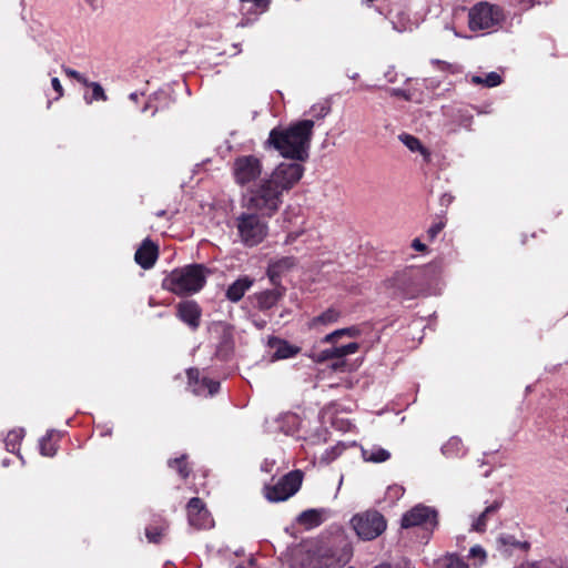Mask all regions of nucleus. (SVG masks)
Instances as JSON below:
<instances>
[{
	"instance_id": "nucleus-1",
	"label": "nucleus",
	"mask_w": 568,
	"mask_h": 568,
	"mask_svg": "<svg viewBox=\"0 0 568 568\" xmlns=\"http://www.w3.org/2000/svg\"><path fill=\"white\" fill-rule=\"evenodd\" d=\"M304 168L296 162L280 163L270 174L251 186L244 201L245 207L262 216H272L283 203V194L303 176Z\"/></svg>"
},
{
	"instance_id": "nucleus-2",
	"label": "nucleus",
	"mask_w": 568,
	"mask_h": 568,
	"mask_svg": "<svg viewBox=\"0 0 568 568\" xmlns=\"http://www.w3.org/2000/svg\"><path fill=\"white\" fill-rule=\"evenodd\" d=\"M313 128V120H301L287 128L276 126L271 130L265 148L277 151L283 158L304 161L308 158Z\"/></svg>"
},
{
	"instance_id": "nucleus-3",
	"label": "nucleus",
	"mask_w": 568,
	"mask_h": 568,
	"mask_svg": "<svg viewBox=\"0 0 568 568\" xmlns=\"http://www.w3.org/2000/svg\"><path fill=\"white\" fill-rule=\"evenodd\" d=\"M352 548L344 544L336 550L303 544L291 550L290 568H338L349 561Z\"/></svg>"
},
{
	"instance_id": "nucleus-4",
	"label": "nucleus",
	"mask_w": 568,
	"mask_h": 568,
	"mask_svg": "<svg viewBox=\"0 0 568 568\" xmlns=\"http://www.w3.org/2000/svg\"><path fill=\"white\" fill-rule=\"evenodd\" d=\"M206 268L201 264H191L173 270L162 283V286L176 295H192L205 284Z\"/></svg>"
},
{
	"instance_id": "nucleus-5",
	"label": "nucleus",
	"mask_w": 568,
	"mask_h": 568,
	"mask_svg": "<svg viewBox=\"0 0 568 568\" xmlns=\"http://www.w3.org/2000/svg\"><path fill=\"white\" fill-rule=\"evenodd\" d=\"M351 525L356 535L363 540H373L381 536L386 527V519L376 510L356 514L351 519Z\"/></svg>"
},
{
	"instance_id": "nucleus-6",
	"label": "nucleus",
	"mask_w": 568,
	"mask_h": 568,
	"mask_svg": "<svg viewBox=\"0 0 568 568\" xmlns=\"http://www.w3.org/2000/svg\"><path fill=\"white\" fill-rule=\"evenodd\" d=\"M239 236L246 246H255L261 243L267 234V225L256 212L242 213L236 219Z\"/></svg>"
},
{
	"instance_id": "nucleus-7",
	"label": "nucleus",
	"mask_w": 568,
	"mask_h": 568,
	"mask_svg": "<svg viewBox=\"0 0 568 568\" xmlns=\"http://www.w3.org/2000/svg\"><path fill=\"white\" fill-rule=\"evenodd\" d=\"M263 164L255 155H241L233 163L235 182L241 185L255 184L262 179Z\"/></svg>"
},
{
	"instance_id": "nucleus-8",
	"label": "nucleus",
	"mask_w": 568,
	"mask_h": 568,
	"mask_svg": "<svg viewBox=\"0 0 568 568\" xmlns=\"http://www.w3.org/2000/svg\"><path fill=\"white\" fill-rule=\"evenodd\" d=\"M303 480L301 470H293L284 475L275 485L265 487V497L270 501H284L295 495Z\"/></svg>"
},
{
	"instance_id": "nucleus-9",
	"label": "nucleus",
	"mask_w": 568,
	"mask_h": 568,
	"mask_svg": "<svg viewBox=\"0 0 568 568\" xmlns=\"http://www.w3.org/2000/svg\"><path fill=\"white\" fill-rule=\"evenodd\" d=\"M503 19L500 9L487 2L474 6L468 14L469 28L474 31L486 30L497 26Z\"/></svg>"
},
{
	"instance_id": "nucleus-10",
	"label": "nucleus",
	"mask_w": 568,
	"mask_h": 568,
	"mask_svg": "<svg viewBox=\"0 0 568 568\" xmlns=\"http://www.w3.org/2000/svg\"><path fill=\"white\" fill-rule=\"evenodd\" d=\"M437 511L434 508L424 505H416L402 517V528H412L423 526L426 529L437 526Z\"/></svg>"
},
{
	"instance_id": "nucleus-11",
	"label": "nucleus",
	"mask_w": 568,
	"mask_h": 568,
	"mask_svg": "<svg viewBox=\"0 0 568 568\" xmlns=\"http://www.w3.org/2000/svg\"><path fill=\"white\" fill-rule=\"evenodd\" d=\"M186 510L191 526L197 529H206L213 526V519L200 498H191L187 503Z\"/></svg>"
},
{
	"instance_id": "nucleus-12",
	"label": "nucleus",
	"mask_w": 568,
	"mask_h": 568,
	"mask_svg": "<svg viewBox=\"0 0 568 568\" xmlns=\"http://www.w3.org/2000/svg\"><path fill=\"white\" fill-rule=\"evenodd\" d=\"M187 378H189V385L192 388V392L197 395H214L219 392L220 388V382L212 381L209 378H201L200 379V372L196 368H190L186 372Z\"/></svg>"
},
{
	"instance_id": "nucleus-13",
	"label": "nucleus",
	"mask_w": 568,
	"mask_h": 568,
	"mask_svg": "<svg viewBox=\"0 0 568 568\" xmlns=\"http://www.w3.org/2000/svg\"><path fill=\"white\" fill-rule=\"evenodd\" d=\"M179 318L195 329L200 325L201 310L194 301H185L178 305Z\"/></svg>"
},
{
	"instance_id": "nucleus-14",
	"label": "nucleus",
	"mask_w": 568,
	"mask_h": 568,
	"mask_svg": "<svg viewBox=\"0 0 568 568\" xmlns=\"http://www.w3.org/2000/svg\"><path fill=\"white\" fill-rule=\"evenodd\" d=\"M158 258V246L144 240L134 254L135 262L144 270L151 268Z\"/></svg>"
},
{
	"instance_id": "nucleus-15",
	"label": "nucleus",
	"mask_w": 568,
	"mask_h": 568,
	"mask_svg": "<svg viewBox=\"0 0 568 568\" xmlns=\"http://www.w3.org/2000/svg\"><path fill=\"white\" fill-rule=\"evenodd\" d=\"M359 348V345L357 343H349L347 345L343 346H332L329 348L321 351L318 354L315 355V359L317 362H325L333 358H344L347 355H352L356 353Z\"/></svg>"
},
{
	"instance_id": "nucleus-16",
	"label": "nucleus",
	"mask_w": 568,
	"mask_h": 568,
	"mask_svg": "<svg viewBox=\"0 0 568 568\" xmlns=\"http://www.w3.org/2000/svg\"><path fill=\"white\" fill-rule=\"evenodd\" d=\"M361 453L365 462L374 464L385 463L392 456L390 452L376 444L362 446Z\"/></svg>"
},
{
	"instance_id": "nucleus-17",
	"label": "nucleus",
	"mask_w": 568,
	"mask_h": 568,
	"mask_svg": "<svg viewBox=\"0 0 568 568\" xmlns=\"http://www.w3.org/2000/svg\"><path fill=\"white\" fill-rule=\"evenodd\" d=\"M500 507L501 501L499 500H495L491 505L487 506L485 510L473 520L470 530L476 532H484L487 528V523L493 516L497 514Z\"/></svg>"
},
{
	"instance_id": "nucleus-18",
	"label": "nucleus",
	"mask_w": 568,
	"mask_h": 568,
	"mask_svg": "<svg viewBox=\"0 0 568 568\" xmlns=\"http://www.w3.org/2000/svg\"><path fill=\"white\" fill-rule=\"evenodd\" d=\"M270 345L275 348L273 358L274 359H286L295 356L300 353L301 348L290 344L286 341L280 338H273L270 341Z\"/></svg>"
},
{
	"instance_id": "nucleus-19",
	"label": "nucleus",
	"mask_w": 568,
	"mask_h": 568,
	"mask_svg": "<svg viewBox=\"0 0 568 568\" xmlns=\"http://www.w3.org/2000/svg\"><path fill=\"white\" fill-rule=\"evenodd\" d=\"M325 509H307L298 515L297 521L307 529L320 526L326 518Z\"/></svg>"
},
{
	"instance_id": "nucleus-20",
	"label": "nucleus",
	"mask_w": 568,
	"mask_h": 568,
	"mask_svg": "<svg viewBox=\"0 0 568 568\" xmlns=\"http://www.w3.org/2000/svg\"><path fill=\"white\" fill-rule=\"evenodd\" d=\"M398 140L410 151L419 153L424 161L428 163L430 161V152L425 148L420 140L412 134L402 133L398 135Z\"/></svg>"
},
{
	"instance_id": "nucleus-21",
	"label": "nucleus",
	"mask_w": 568,
	"mask_h": 568,
	"mask_svg": "<svg viewBox=\"0 0 568 568\" xmlns=\"http://www.w3.org/2000/svg\"><path fill=\"white\" fill-rule=\"evenodd\" d=\"M295 265V258L292 256H284L274 262H272L268 266L267 274L272 283H276L277 278L282 275V273L291 270Z\"/></svg>"
},
{
	"instance_id": "nucleus-22",
	"label": "nucleus",
	"mask_w": 568,
	"mask_h": 568,
	"mask_svg": "<svg viewBox=\"0 0 568 568\" xmlns=\"http://www.w3.org/2000/svg\"><path fill=\"white\" fill-rule=\"evenodd\" d=\"M252 284H253V281L247 276L237 278L226 290L227 300H230L231 302H234V303L239 302L244 296L246 291L250 290Z\"/></svg>"
},
{
	"instance_id": "nucleus-23",
	"label": "nucleus",
	"mask_w": 568,
	"mask_h": 568,
	"mask_svg": "<svg viewBox=\"0 0 568 568\" xmlns=\"http://www.w3.org/2000/svg\"><path fill=\"white\" fill-rule=\"evenodd\" d=\"M341 315H342L341 311H338L335 307H329L326 311H324L323 313H321L320 315L313 317L308 322V326H310V328L317 329L322 326L332 325V324L338 322Z\"/></svg>"
},
{
	"instance_id": "nucleus-24",
	"label": "nucleus",
	"mask_w": 568,
	"mask_h": 568,
	"mask_svg": "<svg viewBox=\"0 0 568 568\" xmlns=\"http://www.w3.org/2000/svg\"><path fill=\"white\" fill-rule=\"evenodd\" d=\"M278 429L285 435H293L300 426V418L294 413H284L277 420Z\"/></svg>"
},
{
	"instance_id": "nucleus-25",
	"label": "nucleus",
	"mask_w": 568,
	"mask_h": 568,
	"mask_svg": "<svg viewBox=\"0 0 568 568\" xmlns=\"http://www.w3.org/2000/svg\"><path fill=\"white\" fill-rule=\"evenodd\" d=\"M281 297L278 290H267L256 295L257 307L262 311L272 308Z\"/></svg>"
},
{
	"instance_id": "nucleus-26",
	"label": "nucleus",
	"mask_w": 568,
	"mask_h": 568,
	"mask_svg": "<svg viewBox=\"0 0 568 568\" xmlns=\"http://www.w3.org/2000/svg\"><path fill=\"white\" fill-rule=\"evenodd\" d=\"M23 437H24L23 428L10 430L4 439V445H6L7 450L10 453L18 452L20 442L22 440Z\"/></svg>"
},
{
	"instance_id": "nucleus-27",
	"label": "nucleus",
	"mask_w": 568,
	"mask_h": 568,
	"mask_svg": "<svg viewBox=\"0 0 568 568\" xmlns=\"http://www.w3.org/2000/svg\"><path fill=\"white\" fill-rule=\"evenodd\" d=\"M442 453L446 457H456L464 453V446L458 437H452L449 438L443 446H442Z\"/></svg>"
},
{
	"instance_id": "nucleus-28",
	"label": "nucleus",
	"mask_w": 568,
	"mask_h": 568,
	"mask_svg": "<svg viewBox=\"0 0 568 568\" xmlns=\"http://www.w3.org/2000/svg\"><path fill=\"white\" fill-rule=\"evenodd\" d=\"M359 333H361V331L356 326L336 329V331L325 335L322 339V343H326V344L334 343V341L337 337H341L344 335L349 336V337H357L359 335Z\"/></svg>"
},
{
	"instance_id": "nucleus-29",
	"label": "nucleus",
	"mask_w": 568,
	"mask_h": 568,
	"mask_svg": "<svg viewBox=\"0 0 568 568\" xmlns=\"http://www.w3.org/2000/svg\"><path fill=\"white\" fill-rule=\"evenodd\" d=\"M474 84H481L487 88H494L501 83V77L497 72H489L485 77L474 75L471 77Z\"/></svg>"
},
{
	"instance_id": "nucleus-30",
	"label": "nucleus",
	"mask_w": 568,
	"mask_h": 568,
	"mask_svg": "<svg viewBox=\"0 0 568 568\" xmlns=\"http://www.w3.org/2000/svg\"><path fill=\"white\" fill-rule=\"evenodd\" d=\"M90 88L92 89V95L84 94L83 97L87 104H91L93 101H106L108 97L100 83L92 82Z\"/></svg>"
},
{
	"instance_id": "nucleus-31",
	"label": "nucleus",
	"mask_w": 568,
	"mask_h": 568,
	"mask_svg": "<svg viewBox=\"0 0 568 568\" xmlns=\"http://www.w3.org/2000/svg\"><path fill=\"white\" fill-rule=\"evenodd\" d=\"M438 568H468V566L459 557L447 555L438 561Z\"/></svg>"
},
{
	"instance_id": "nucleus-32",
	"label": "nucleus",
	"mask_w": 568,
	"mask_h": 568,
	"mask_svg": "<svg viewBox=\"0 0 568 568\" xmlns=\"http://www.w3.org/2000/svg\"><path fill=\"white\" fill-rule=\"evenodd\" d=\"M54 430H49L47 435L40 440V453L43 456L52 457L55 454V446L51 443Z\"/></svg>"
},
{
	"instance_id": "nucleus-33",
	"label": "nucleus",
	"mask_w": 568,
	"mask_h": 568,
	"mask_svg": "<svg viewBox=\"0 0 568 568\" xmlns=\"http://www.w3.org/2000/svg\"><path fill=\"white\" fill-rule=\"evenodd\" d=\"M516 568H564L561 561L544 559L536 562H526Z\"/></svg>"
},
{
	"instance_id": "nucleus-34",
	"label": "nucleus",
	"mask_w": 568,
	"mask_h": 568,
	"mask_svg": "<svg viewBox=\"0 0 568 568\" xmlns=\"http://www.w3.org/2000/svg\"><path fill=\"white\" fill-rule=\"evenodd\" d=\"M169 467L175 469L182 478H186L190 474L184 455L173 460H169Z\"/></svg>"
},
{
	"instance_id": "nucleus-35",
	"label": "nucleus",
	"mask_w": 568,
	"mask_h": 568,
	"mask_svg": "<svg viewBox=\"0 0 568 568\" xmlns=\"http://www.w3.org/2000/svg\"><path fill=\"white\" fill-rule=\"evenodd\" d=\"M166 528V525H162L159 528H146L145 536L150 542L158 544L160 542L161 537L164 535Z\"/></svg>"
},
{
	"instance_id": "nucleus-36",
	"label": "nucleus",
	"mask_w": 568,
	"mask_h": 568,
	"mask_svg": "<svg viewBox=\"0 0 568 568\" xmlns=\"http://www.w3.org/2000/svg\"><path fill=\"white\" fill-rule=\"evenodd\" d=\"M329 111L331 108L327 103H318L311 108L310 113L316 119H323L329 113Z\"/></svg>"
},
{
	"instance_id": "nucleus-37",
	"label": "nucleus",
	"mask_w": 568,
	"mask_h": 568,
	"mask_svg": "<svg viewBox=\"0 0 568 568\" xmlns=\"http://www.w3.org/2000/svg\"><path fill=\"white\" fill-rule=\"evenodd\" d=\"M469 558L477 560L474 565H481L486 559V551L479 545L473 546L469 550Z\"/></svg>"
},
{
	"instance_id": "nucleus-38",
	"label": "nucleus",
	"mask_w": 568,
	"mask_h": 568,
	"mask_svg": "<svg viewBox=\"0 0 568 568\" xmlns=\"http://www.w3.org/2000/svg\"><path fill=\"white\" fill-rule=\"evenodd\" d=\"M388 92L392 97H398L404 99L405 101H412L414 98V94L410 90H405L400 88L388 89Z\"/></svg>"
},
{
	"instance_id": "nucleus-39",
	"label": "nucleus",
	"mask_w": 568,
	"mask_h": 568,
	"mask_svg": "<svg viewBox=\"0 0 568 568\" xmlns=\"http://www.w3.org/2000/svg\"><path fill=\"white\" fill-rule=\"evenodd\" d=\"M445 223L443 221L434 223L427 231L428 237L434 240L444 229Z\"/></svg>"
},
{
	"instance_id": "nucleus-40",
	"label": "nucleus",
	"mask_w": 568,
	"mask_h": 568,
	"mask_svg": "<svg viewBox=\"0 0 568 568\" xmlns=\"http://www.w3.org/2000/svg\"><path fill=\"white\" fill-rule=\"evenodd\" d=\"M242 2H252L254 7L260 11L264 12L267 10L270 0H241Z\"/></svg>"
},
{
	"instance_id": "nucleus-41",
	"label": "nucleus",
	"mask_w": 568,
	"mask_h": 568,
	"mask_svg": "<svg viewBox=\"0 0 568 568\" xmlns=\"http://www.w3.org/2000/svg\"><path fill=\"white\" fill-rule=\"evenodd\" d=\"M500 541L504 545L517 546V547H523V548L526 547V542L516 541L515 538L513 536H509V535L508 536H503L500 538Z\"/></svg>"
},
{
	"instance_id": "nucleus-42",
	"label": "nucleus",
	"mask_w": 568,
	"mask_h": 568,
	"mask_svg": "<svg viewBox=\"0 0 568 568\" xmlns=\"http://www.w3.org/2000/svg\"><path fill=\"white\" fill-rule=\"evenodd\" d=\"M51 85H52L53 90L58 93V98L57 99H59L60 97L63 95V88H62V84H61V82H60V80L58 78H52Z\"/></svg>"
},
{
	"instance_id": "nucleus-43",
	"label": "nucleus",
	"mask_w": 568,
	"mask_h": 568,
	"mask_svg": "<svg viewBox=\"0 0 568 568\" xmlns=\"http://www.w3.org/2000/svg\"><path fill=\"white\" fill-rule=\"evenodd\" d=\"M385 79L387 80V82L389 83H394L396 82L397 80V73L396 71L394 70V67H390L386 72H385Z\"/></svg>"
},
{
	"instance_id": "nucleus-44",
	"label": "nucleus",
	"mask_w": 568,
	"mask_h": 568,
	"mask_svg": "<svg viewBox=\"0 0 568 568\" xmlns=\"http://www.w3.org/2000/svg\"><path fill=\"white\" fill-rule=\"evenodd\" d=\"M63 71H64V73H65L68 77L72 78V79H74V80H77V81H78V79H80L81 73H80L79 71L74 70V69H71V68H64V69H63Z\"/></svg>"
},
{
	"instance_id": "nucleus-45",
	"label": "nucleus",
	"mask_w": 568,
	"mask_h": 568,
	"mask_svg": "<svg viewBox=\"0 0 568 568\" xmlns=\"http://www.w3.org/2000/svg\"><path fill=\"white\" fill-rule=\"evenodd\" d=\"M412 246H413V248H415L416 251H419V252H423L426 250V245L424 243H422L420 240H418V239H415L413 241Z\"/></svg>"
},
{
	"instance_id": "nucleus-46",
	"label": "nucleus",
	"mask_w": 568,
	"mask_h": 568,
	"mask_svg": "<svg viewBox=\"0 0 568 568\" xmlns=\"http://www.w3.org/2000/svg\"><path fill=\"white\" fill-rule=\"evenodd\" d=\"M300 234L301 233H290L286 237V243L294 242L300 236Z\"/></svg>"
},
{
	"instance_id": "nucleus-47",
	"label": "nucleus",
	"mask_w": 568,
	"mask_h": 568,
	"mask_svg": "<svg viewBox=\"0 0 568 568\" xmlns=\"http://www.w3.org/2000/svg\"><path fill=\"white\" fill-rule=\"evenodd\" d=\"M78 82H80L81 84L85 85V87H89L90 88V83H92L91 81H89L84 75H80V79H78Z\"/></svg>"
},
{
	"instance_id": "nucleus-48",
	"label": "nucleus",
	"mask_w": 568,
	"mask_h": 568,
	"mask_svg": "<svg viewBox=\"0 0 568 568\" xmlns=\"http://www.w3.org/2000/svg\"><path fill=\"white\" fill-rule=\"evenodd\" d=\"M139 95H140V94H139L138 92H132V93L130 94V99H131L132 101L136 102V101H138Z\"/></svg>"
},
{
	"instance_id": "nucleus-49",
	"label": "nucleus",
	"mask_w": 568,
	"mask_h": 568,
	"mask_svg": "<svg viewBox=\"0 0 568 568\" xmlns=\"http://www.w3.org/2000/svg\"><path fill=\"white\" fill-rule=\"evenodd\" d=\"M255 326H257L258 328H263L265 326V322L262 321V322H254Z\"/></svg>"
},
{
	"instance_id": "nucleus-50",
	"label": "nucleus",
	"mask_w": 568,
	"mask_h": 568,
	"mask_svg": "<svg viewBox=\"0 0 568 568\" xmlns=\"http://www.w3.org/2000/svg\"><path fill=\"white\" fill-rule=\"evenodd\" d=\"M374 568H392L388 564H381L378 566H375Z\"/></svg>"
},
{
	"instance_id": "nucleus-51",
	"label": "nucleus",
	"mask_w": 568,
	"mask_h": 568,
	"mask_svg": "<svg viewBox=\"0 0 568 568\" xmlns=\"http://www.w3.org/2000/svg\"><path fill=\"white\" fill-rule=\"evenodd\" d=\"M150 108H151L150 103H146L144 105V108L142 109V112H146V110L150 109Z\"/></svg>"
},
{
	"instance_id": "nucleus-52",
	"label": "nucleus",
	"mask_w": 568,
	"mask_h": 568,
	"mask_svg": "<svg viewBox=\"0 0 568 568\" xmlns=\"http://www.w3.org/2000/svg\"><path fill=\"white\" fill-rule=\"evenodd\" d=\"M342 364H343V363H341V364H339V363H336V364H334V365H333V368H334V369H337Z\"/></svg>"
},
{
	"instance_id": "nucleus-53",
	"label": "nucleus",
	"mask_w": 568,
	"mask_h": 568,
	"mask_svg": "<svg viewBox=\"0 0 568 568\" xmlns=\"http://www.w3.org/2000/svg\"><path fill=\"white\" fill-rule=\"evenodd\" d=\"M357 77H358V73H354V74L352 75V79H354V80H355Z\"/></svg>"
}]
</instances>
